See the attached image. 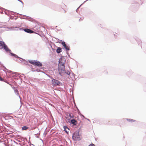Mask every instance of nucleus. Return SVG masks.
<instances>
[{
  "instance_id": "obj_1",
  "label": "nucleus",
  "mask_w": 146,
  "mask_h": 146,
  "mask_svg": "<svg viewBox=\"0 0 146 146\" xmlns=\"http://www.w3.org/2000/svg\"><path fill=\"white\" fill-rule=\"evenodd\" d=\"M11 51L9 52L10 55L11 56L15 57L18 59H14V60L15 61L18 62H21L23 61H24V63L25 64H28V62L26 61L24 59L21 58L18 56L17 55L13 53H11Z\"/></svg>"
},
{
  "instance_id": "obj_2",
  "label": "nucleus",
  "mask_w": 146,
  "mask_h": 146,
  "mask_svg": "<svg viewBox=\"0 0 146 146\" xmlns=\"http://www.w3.org/2000/svg\"><path fill=\"white\" fill-rule=\"evenodd\" d=\"M79 131H76L73 134L72 138L74 141H79L81 140V138L79 134Z\"/></svg>"
},
{
  "instance_id": "obj_3",
  "label": "nucleus",
  "mask_w": 146,
  "mask_h": 146,
  "mask_svg": "<svg viewBox=\"0 0 146 146\" xmlns=\"http://www.w3.org/2000/svg\"><path fill=\"white\" fill-rule=\"evenodd\" d=\"M3 48L6 52L11 51L10 50L8 47L7 45L6 44L5 42L3 41H0V49Z\"/></svg>"
},
{
  "instance_id": "obj_4",
  "label": "nucleus",
  "mask_w": 146,
  "mask_h": 146,
  "mask_svg": "<svg viewBox=\"0 0 146 146\" xmlns=\"http://www.w3.org/2000/svg\"><path fill=\"white\" fill-rule=\"evenodd\" d=\"M29 62L31 64L38 67H40L42 66V64L40 62L35 60H28Z\"/></svg>"
},
{
  "instance_id": "obj_5",
  "label": "nucleus",
  "mask_w": 146,
  "mask_h": 146,
  "mask_svg": "<svg viewBox=\"0 0 146 146\" xmlns=\"http://www.w3.org/2000/svg\"><path fill=\"white\" fill-rule=\"evenodd\" d=\"M13 28V29L14 30L17 31L23 30L25 32L29 33H32L34 32V31L32 30L27 28H25L23 29L19 27H14Z\"/></svg>"
},
{
  "instance_id": "obj_6",
  "label": "nucleus",
  "mask_w": 146,
  "mask_h": 146,
  "mask_svg": "<svg viewBox=\"0 0 146 146\" xmlns=\"http://www.w3.org/2000/svg\"><path fill=\"white\" fill-rule=\"evenodd\" d=\"M60 43H61L62 44V45L64 47V48H62L63 49H65V50L67 54H68V56H70V55L68 53V51L70 50V46L69 45H67L66 44L65 42L64 41L61 40H60Z\"/></svg>"
},
{
  "instance_id": "obj_7",
  "label": "nucleus",
  "mask_w": 146,
  "mask_h": 146,
  "mask_svg": "<svg viewBox=\"0 0 146 146\" xmlns=\"http://www.w3.org/2000/svg\"><path fill=\"white\" fill-rule=\"evenodd\" d=\"M52 83L54 86H62L63 85V84L60 81L54 78L52 79Z\"/></svg>"
},
{
  "instance_id": "obj_8",
  "label": "nucleus",
  "mask_w": 146,
  "mask_h": 146,
  "mask_svg": "<svg viewBox=\"0 0 146 146\" xmlns=\"http://www.w3.org/2000/svg\"><path fill=\"white\" fill-rule=\"evenodd\" d=\"M65 61L63 63H62L61 64L58 65V72L60 71H65V68L64 66Z\"/></svg>"
},
{
  "instance_id": "obj_9",
  "label": "nucleus",
  "mask_w": 146,
  "mask_h": 146,
  "mask_svg": "<svg viewBox=\"0 0 146 146\" xmlns=\"http://www.w3.org/2000/svg\"><path fill=\"white\" fill-rule=\"evenodd\" d=\"M17 14L20 15H21L22 16L21 17H20L21 19H28L29 21H33V18H32L31 17H29L24 15H22L21 14H19L18 13H17Z\"/></svg>"
},
{
  "instance_id": "obj_10",
  "label": "nucleus",
  "mask_w": 146,
  "mask_h": 146,
  "mask_svg": "<svg viewBox=\"0 0 146 146\" xmlns=\"http://www.w3.org/2000/svg\"><path fill=\"white\" fill-rule=\"evenodd\" d=\"M68 122L70 124H72L73 126H76L77 123V121L74 119H72L71 120L68 119Z\"/></svg>"
},
{
  "instance_id": "obj_11",
  "label": "nucleus",
  "mask_w": 146,
  "mask_h": 146,
  "mask_svg": "<svg viewBox=\"0 0 146 146\" xmlns=\"http://www.w3.org/2000/svg\"><path fill=\"white\" fill-rule=\"evenodd\" d=\"M12 74L13 75H11V76L13 77V78L16 80L18 79L17 77L18 76L20 78V76L18 75L20 74L19 73L13 72L12 73Z\"/></svg>"
},
{
  "instance_id": "obj_12",
  "label": "nucleus",
  "mask_w": 146,
  "mask_h": 146,
  "mask_svg": "<svg viewBox=\"0 0 146 146\" xmlns=\"http://www.w3.org/2000/svg\"><path fill=\"white\" fill-rule=\"evenodd\" d=\"M139 4L137 1H135L134 3L131 4V6L134 8H137L139 7Z\"/></svg>"
},
{
  "instance_id": "obj_13",
  "label": "nucleus",
  "mask_w": 146,
  "mask_h": 146,
  "mask_svg": "<svg viewBox=\"0 0 146 146\" xmlns=\"http://www.w3.org/2000/svg\"><path fill=\"white\" fill-rule=\"evenodd\" d=\"M0 9L2 10L3 9L4 10H5V11H4V13H5V14L7 15L8 16L9 15V12H12V13H14L13 12L9 11L7 10H6L5 9H4V8H3L1 7H0Z\"/></svg>"
},
{
  "instance_id": "obj_14",
  "label": "nucleus",
  "mask_w": 146,
  "mask_h": 146,
  "mask_svg": "<svg viewBox=\"0 0 146 146\" xmlns=\"http://www.w3.org/2000/svg\"><path fill=\"white\" fill-rule=\"evenodd\" d=\"M134 38L137 42L138 44V45H141V40L137 37H135Z\"/></svg>"
},
{
  "instance_id": "obj_15",
  "label": "nucleus",
  "mask_w": 146,
  "mask_h": 146,
  "mask_svg": "<svg viewBox=\"0 0 146 146\" xmlns=\"http://www.w3.org/2000/svg\"><path fill=\"white\" fill-rule=\"evenodd\" d=\"M62 48L60 47H58L56 50V52L57 53L59 54L62 52Z\"/></svg>"
},
{
  "instance_id": "obj_16",
  "label": "nucleus",
  "mask_w": 146,
  "mask_h": 146,
  "mask_svg": "<svg viewBox=\"0 0 146 146\" xmlns=\"http://www.w3.org/2000/svg\"><path fill=\"white\" fill-rule=\"evenodd\" d=\"M29 127L27 126H24L22 127V130H26L28 129Z\"/></svg>"
},
{
  "instance_id": "obj_17",
  "label": "nucleus",
  "mask_w": 146,
  "mask_h": 146,
  "mask_svg": "<svg viewBox=\"0 0 146 146\" xmlns=\"http://www.w3.org/2000/svg\"><path fill=\"white\" fill-rule=\"evenodd\" d=\"M14 90L17 96H19V93L18 90L16 88Z\"/></svg>"
},
{
  "instance_id": "obj_18",
  "label": "nucleus",
  "mask_w": 146,
  "mask_h": 146,
  "mask_svg": "<svg viewBox=\"0 0 146 146\" xmlns=\"http://www.w3.org/2000/svg\"><path fill=\"white\" fill-rule=\"evenodd\" d=\"M126 120L129 122H133L135 121V120L133 119H126Z\"/></svg>"
},
{
  "instance_id": "obj_19",
  "label": "nucleus",
  "mask_w": 146,
  "mask_h": 146,
  "mask_svg": "<svg viewBox=\"0 0 146 146\" xmlns=\"http://www.w3.org/2000/svg\"><path fill=\"white\" fill-rule=\"evenodd\" d=\"M64 73H65L66 74H67L68 75H70V72L68 70L67 71H66L65 70V71H64Z\"/></svg>"
},
{
  "instance_id": "obj_20",
  "label": "nucleus",
  "mask_w": 146,
  "mask_h": 146,
  "mask_svg": "<svg viewBox=\"0 0 146 146\" xmlns=\"http://www.w3.org/2000/svg\"><path fill=\"white\" fill-rule=\"evenodd\" d=\"M62 59L61 58H60L59 60V64H61L62 63H63L64 62H62Z\"/></svg>"
},
{
  "instance_id": "obj_21",
  "label": "nucleus",
  "mask_w": 146,
  "mask_h": 146,
  "mask_svg": "<svg viewBox=\"0 0 146 146\" xmlns=\"http://www.w3.org/2000/svg\"><path fill=\"white\" fill-rule=\"evenodd\" d=\"M64 130H66V129H68V130H69V129L68 127H67V126L66 125H65L63 127Z\"/></svg>"
},
{
  "instance_id": "obj_22",
  "label": "nucleus",
  "mask_w": 146,
  "mask_h": 146,
  "mask_svg": "<svg viewBox=\"0 0 146 146\" xmlns=\"http://www.w3.org/2000/svg\"><path fill=\"white\" fill-rule=\"evenodd\" d=\"M69 117H70V118H73L74 117V116L73 115H72V114H69Z\"/></svg>"
},
{
  "instance_id": "obj_23",
  "label": "nucleus",
  "mask_w": 146,
  "mask_h": 146,
  "mask_svg": "<svg viewBox=\"0 0 146 146\" xmlns=\"http://www.w3.org/2000/svg\"><path fill=\"white\" fill-rule=\"evenodd\" d=\"M84 17H80L79 19V21H82L84 19Z\"/></svg>"
},
{
  "instance_id": "obj_24",
  "label": "nucleus",
  "mask_w": 146,
  "mask_h": 146,
  "mask_svg": "<svg viewBox=\"0 0 146 146\" xmlns=\"http://www.w3.org/2000/svg\"><path fill=\"white\" fill-rule=\"evenodd\" d=\"M8 84H9L11 86L12 88H13L14 90L15 89H16V88H15V87H14L13 86H12V85L11 84H10L9 83Z\"/></svg>"
},
{
  "instance_id": "obj_25",
  "label": "nucleus",
  "mask_w": 146,
  "mask_h": 146,
  "mask_svg": "<svg viewBox=\"0 0 146 146\" xmlns=\"http://www.w3.org/2000/svg\"><path fill=\"white\" fill-rule=\"evenodd\" d=\"M88 0H86L85 1H84V3H83L82 4H81L80 5V6H79V7L77 8V10H76V11H77V10L79 8H80V6H81V5H82L83 4V3H85V2H86V1H88Z\"/></svg>"
},
{
  "instance_id": "obj_26",
  "label": "nucleus",
  "mask_w": 146,
  "mask_h": 146,
  "mask_svg": "<svg viewBox=\"0 0 146 146\" xmlns=\"http://www.w3.org/2000/svg\"><path fill=\"white\" fill-rule=\"evenodd\" d=\"M59 72V74L61 76H62V73L64 72H62V71H60V72Z\"/></svg>"
},
{
  "instance_id": "obj_27",
  "label": "nucleus",
  "mask_w": 146,
  "mask_h": 146,
  "mask_svg": "<svg viewBox=\"0 0 146 146\" xmlns=\"http://www.w3.org/2000/svg\"><path fill=\"white\" fill-rule=\"evenodd\" d=\"M17 0L18 1H19V2H21V3L22 4V5H23H23H24V3L21 0Z\"/></svg>"
},
{
  "instance_id": "obj_28",
  "label": "nucleus",
  "mask_w": 146,
  "mask_h": 146,
  "mask_svg": "<svg viewBox=\"0 0 146 146\" xmlns=\"http://www.w3.org/2000/svg\"><path fill=\"white\" fill-rule=\"evenodd\" d=\"M88 146H95V145L93 143H91Z\"/></svg>"
},
{
  "instance_id": "obj_29",
  "label": "nucleus",
  "mask_w": 146,
  "mask_h": 146,
  "mask_svg": "<svg viewBox=\"0 0 146 146\" xmlns=\"http://www.w3.org/2000/svg\"><path fill=\"white\" fill-rule=\"evenodd\" d=\"M46 75L48 77H49L50 78H51L52 79H53L52 77H51L49 75V74H46Z\"/></svg>"
},
{
  "instance_id": "obj_30",
  "label": "nucleus",
  "mask_w": 146,
  "mask_h": 146,
  "mask_svg": "<svg viewBox=\"0 0 146 146\" xmlns=\"http://www.w3.org/2000/svg\"><path fill=\"white\" fill-rule=\"evenodd\" d=\"M36 71L38 72H41L40 71V70L39 69H36Z\"/></svg>"
},
{
  "instance_id": "obj_31",
  "label": "nucleus",
  "mask_w": 146,
  "mask_h": 146,
  "mask_svg": "<svg viewBox=\"0 0 146 146\" xmlns=\"http://www.w3.org/2000/svg\"><path fill=\"white\" fill-rule=\"evenodd\" d=\"M64 131H65L66 133H67V134H68V133H69V131H67L66 129V130H64Z\"/></svg>"
},
{
  "instance_id": "obj_32",
  "label": "nucleus",
  "mask_w": 146,
  "mask_h": 146,
  "mask_svg": "<svg viewBox=\"0 0 146 146\" xmlns=\"http://www.w3.org/2000/svg\"><path fill=\"white\" fill-rule=\"evenodd\" d=\"M81 116H82V117H83L84 118H85V117L84 116V115H82V114H81L80 113V114H79Z\"/></svg>"
},
{
  "instance_id": "obj_33",
  "label": "nucleus",
  "mask_w": 146,
  "mask_h": 146,
  "mask_svg": "<svg viewBox=\"0 0 146 146\" xmlns=\"http://www.w3.org/2000/svg\"><path fill=\"white\" fill-rule=\"evenodd\" d=\"M46 134H47V133L44 132V133L43 135H44V136H45L46 135Z\"/></svg>"
},
{
  "instance_id": "obj_34",
  "label": "nucleus",
  "mask_w": 146,
  "mask_h": 146,
  "mask_svg": "<svg viewBox=\"0 0 146 146\" xmlns=\"http://www.w3.org/2000/svg\"><path fill=\"white\" fill-rule=\"evenodd\" d=\"M0 64L1 65V66H3V64H2L1 63V62H0Z\"/></svg>"
},
{
  "instance_id": "obj_35",
  "label": "nucleus",
  "mask_w": 146,
  "mask_h": 146,
  "mask_svg": "<svg viewBox=\"0 0 146 146\" xmlns=\"http://www.w3.org/2000/svg\"><path fill=\"white\" fill-rule=\"evenodd\" d=\"M11 72H12V71H11L9 70V73H11Z\"/></svg>"
},
{
  "instance_id": "obj_36",
  "label": "nucleus",
  "mask_w": 146,
  "mask_h": 146,
  "mask_svg": "<svg viewBox=\"0 0 146 146\" xmlns=\"http://www.w3.org/2000/svg\"><path fill=\"white\" fill-rule=\"evenodd\" d=\"M3 67L4 68H5V69L7 70H7V69L5 67L3 66Z\"/></svg>"
},
{
  "instance_id": "obj_37",
  "label": "nucleus",
  "mask_w": 146,
  "mask_h": 146,
  "mask_svg": "<svg viewBox=\"0 0 146 146\" xmlns=\"http://www.w3.org/2000/svg\"><path fill=\"white\" fill-rule=\"evenodd\" d=\"M87 119L88 120V121H90V120L89 119Z\"/></svg>"
},
{
  "instance_id": "obj_38",
  "label": "nucleus",
  "mask_w": 146,
  "mask_h": 146,
  "mask_svg": "<svg viewBox=\"0 0 146 146\" xmlns=\"http://www.w3.org/2000/svg\"><path fill=\"white\" fill-rule=\"evenodd\" d=\"M139 3H141V4H142V3H141V2H140V3L139 2Z\"/></svg>"
},
{
  "instance_id": "obj_39",
  "label": "nucleus",
  "mask_w": 146,
  "mask_h": 146,
  "mask_svg": "<svg viewBox=\"0 0 146 146\" xmlns=\"http://www.w3.org/2000/svg\"><path fill=\"white\" fill-rule=\"evenodd\" d=\"M1 13H3V12H1Z\"/></svg>"
},
{
  "instance_id": "obj_40",
  "label": "nucleus",
  "mask_w": 146,
  "mask_h": 146,
  "mask_svg": "<svg viewBox=\"0 0 146 146\" xmlns=\"http://www.w3.org/2000/svg\"><path fill=\"white\" fill-rule=\"evenodd\" d=\"M19 97L21 99V97H20V96H19Z\"/></svg>"
},
{
  "instance_id": "obj_41",
  "label": "nucleus",
  "mask_w": 146,
  "mask_h": 146,
  "mask_svg": "<svg viewBox=\"0 0 146 146\" xmlns=\"http://www.w3.org/2000/svg\"><path fill=\"white\" fill-rule=\"evenodd\" d=\"M3 70V71H5V70Z\"/></svg>"
},
{
  "instance_id": "obj_42",
  "label": "nucleus",
  "mask_w": 146,
  "mask_h": 146,
  "mask_svg": "<svg viewBox=\"0 0 146 146\" xmlns=\"http://www.w3.org/2000/svg\"><path fill=\"white\" fill-rule=\"evenodd\" d=\"M140 1H141V0H140Z\"/></svg>"
}]
</instances>
